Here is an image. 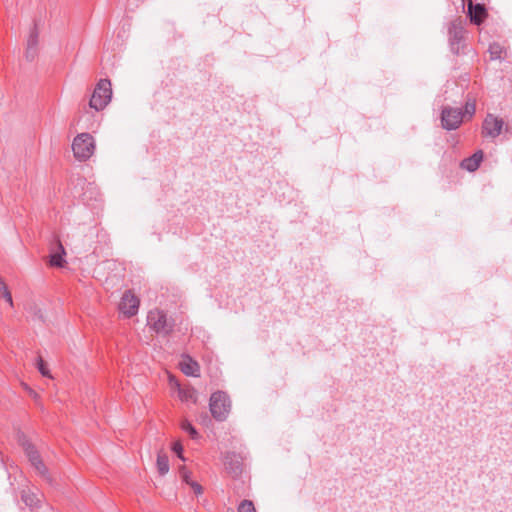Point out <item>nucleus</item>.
Returning <instances> with one entry per match:
<instances>
[{
  "label": "nucleus",
  "mask_w": 512,
  "mask_h": 512,
  "mask_svg": "<svg viewBox=\"0 0 512 512\" xmlns=\"http://www.w3.org/2000/svg\"><path fill=\"white\" fill-rule=\"evenodd\" d=\"M147 323L154 332L164 336L169 335L175 325L174 320L169 318L167 314L160 309H154L148 313Z\"/></svg>",
  "instance_id": "1"
},
{
  "label": "nucleus",
  "mask_w": 512,
  "mask_h": 512,
  "mask_svg": "<svg viewBox=\"0 0 512 512\" xmlns=\"http://www.w3.org/2000/svg\"><path fill=\"white\" fill-rule=\"evenodd\" d=\"M209 408L213 418L217 421H224L231 410L229 396L223 391L212 393L209 401Z\"/></svg>",
  "instance_id": "2"
},
{
  "label": "nucleus",
  "mask_w": 512,
  "mask_h": 512,
  "mask_svg": "<svg viewBox=\"0 0 512 512\" xmlns=\"http://www.w3.org/2000/svg\"><path fill=\"white\" fill-rule=\"evenodd\" d=\"M111 97L112 89L110 80L101 79L96 84L89 101V106L96 111H101L109 104Z\"/></svg>",
  "instance_id": "3"
},
{
  "label": "nucleus",
  "mask_w": 512,
  "mask_h": 512,
  "mask_svg": "<svg viewBox=\"0 0 512 512\" xmlns=\"http://www.w3.org/2000/svg\"><path fill=\"white\" fill-rule=\"evenodd\" d=\"M95 150V141L91 134L80 133L72 142V151L74 157L79 161L89 159Z\"/></svg>",
  "instance_id": "4"
},
{
  "label": "nucleus",
  "mask_w": 512,
  "mask_h": 512,
  "mask_svg": "<svg viewBox=\"0 0 512 512\" xmlns=\"http://www.w3.org/2000/svg\"><path fill=\"white\" fill-rule=\"evenodd\" d=\"M511 134V129L506 125L502 118L488 113L483 120L481 134L487 138H497L502 132Z\"/></svg>",
  "instance_id": "5"
},
{
  "label": "nucleus",
  "mask_w": 512,
  "mask_h": 512,
  "mask_svg": "<svg viewBox=\"0 0 512 512\" xmlns=\"http://www.w3.org/2000/svg\"><path fill=\"white\" fill-rule=\"evenodd\" d=\"M464 115L460 108L443 107L441 112V124L446 130H455L463 122Z\"/></svg>",
  "instance_id": "6"
},
{
  "label": "nucleus",
  "mask_w": 512,
  "mask_h": 512,
  "mask_svg": "<svg viewBox=\"0 0 512 512\" xmlns=\"http://www.w3.org/2000/svg\"><path fill=\"white\" fill-rule=\"evenodd\" d=\"M139 299L130 290L126 291L119 303V310L126 316L132 317L137 314Z\"/></svg>",
  "instance_id": "7"
},
{
  "label": "nucleus",
  "mask_w": 512,
  "mask_h": 512,
  "mask_svg": "<svg viewBox=\"0 0 512 512\" xmlns=\"http://www.w3.org/2000/svg\"><path fill=\"white\" fill-rule=\"evenodd\" d=\"M468 13L473 22L476 25H480L487 17V10L483 4H473L471 1L468 4Z\"/></svg>",
  "instance_id": "8"
},
{
  "label": "nucleus",
  "mask_w": 512,
  "mask_h": 512,
  "mask_svg": "<svg viewBox=\"0 0 512 512\" xmlns=\"http://www.w3.org/2000/svg\"><path fill=\"white\" fill-rule=\"evenodd\" d=\"M483 157H484L483 151L478 150L472 156L462 160L460 163V166L462 169H465L469 172H474L479 168L480 163L483 160Z\"/></svg>",
  "instance_id": "9"
},
{
  "label": "nucleus",
  "mask_w": 512,
  "mask_h": 512,
  "mask_svg": "<svg viewBox=\"0 0 512 512\" xmlns=\"http://www.w3.org/2000/svg\"><path fill=\"white\" fill-rule=\"evenodd\" d=\"M181 371L187 376L198 377L200 374L199 364L189 356H184L180 362Z\"/></svg>",
  "instance_id": "10"
},
{
  "label": "nucleus",
  "mask_w": 512,
  "mask_h": 512,
  "mask_svg": "<svg viewBox=\"0 0 512 512\" xmlns=\"http://www.w3.org/2000/svg\"><path fill=\"white\" fill-rule=\"evenodd\" d=\"M449 40L451 43L452 49H454L455 44H459L464 36V29L460 23L452 22L448 29Z\"/></svg>",
  "instance_id": "11"
},
{
  "label": "nucleus",
  "mask_w": 512,
  "mask_h": 512,
  "mask_svg": "<svg viewBox=\"0 0 512 512\" xmlns=\"http://www.w3.org/2000/svg\"><path fill=\"white\" fill-rule=\"evenodd\" d=\"M224 464L226 469L234 476L239 475L242 471L241 462L238 460V456L235 453H227L225 455Z\"/></svg>",
  "instance_id": "12"
},
{
  "label": "nucleus",
  "mask_w": 512,
  "mask_h": 512,
  "mask_svg": "<svg viewBox=\"0 0 512 512\" xmlns=\"http://www.w3.org/2000/svg\"><path fill=\"white\" fill-rule=\"evenodd\" d=\"M56 246L58 251L50 255V265L55 267H63L66 263L64 259L66 252L59 239L56 240Z\"/></svg>",
  "instance_id": "13"
},
{
  "label": "nucleus",
  "mask_w": 512,
  "mask_h": 512,
  "mask_svg": "<svg viewBox=\"0 0 512 512\" xmlns=\"http://www.w3.org/2000/svg\"><path fill=\"white\" fill-rule=\"evenodd\" d=\"M175 384L178 387V396L181 401H183V402L190 401L194 404L197 403V401H198L197 391L193 387L181 388L179 383L176 382Z\"/></svg>",
  "instance_id": "14"
},
{
  "label": "nucleus",
  "mask_w": 512,
  "mask_h": 512,
  "mask_svg": "<svg viewBox=\"0 0 512 512\" xmlns=\"http://www.w3.org/2000/svg\"><path fill=\"white\" fill-rule=\"evenodd\" d=\"M22 446H23V449L25 451V454L26 456L28 457L30 463L36 461L39 457H40V454L39 452L36 450V448L34 447L33 444H31L30 442L28 441H24L22 443Z\"/></svg>",
  "instance_id": "15"
},
{
  "label": "nucleus",
  "mask_w": 512,
  "mask_h": 512,
  "mask_svg": "<svg viewBox=\"0 0 512 512\" xmlns=\"http://www.w3.org/2000/svg\"><path fill=\"white\" fill-rule=\"evenodd\" d=\"M156 464L161 475H165L169 471V460L166 454L159 453Z\"/></svg>",
  "instance_id": "16"
},
{
  "label": "nucleus",
  "mask_w": 512,
  "mask_h": 512,
  "mask_svg": "<svg viewBox=\"0 0 512 512\" xmlns=\"http://www.w3.org/2000/svg\"><path fill=\"white\" fill-rule=\"evenodd\" d=\"M31 465L35 468V470L37 471V473L39 475H41L47 481H49V482L51 481V479L48 475V470H47L45 464L43 463L41 457H39L36 461L32 462Z\"/></svg>",
  "instance_id": "17"
},
{
  "label": "nucleus",
  "mask_w": 512,
  "mask_h": 512,
  "mask_svg": "<svg viewBox=\"0 0 512 512\" xmlns=\"http://www.w3.org/2000/svg\"><path fill=\"white\" fill-rule=\"evenodd\" d=\"M31 465L35 468V470L37 471V473L39 475H41L47 481H49V482L51 481V479L48 475V470H47L45 464L43 463L41 457H39L36 461L32 462Z\"/></svg>",
  "instance_id": "18"
},
{
  "label": "nucleus",
  "mask_w": 512,
  "mask_h": 512,
  "mask_svg": "<svg viewBox=\"0 0 512 512\" xmlns=\"http://www.w3.org/2000/svg\"><path fill=\"white\" fill-rule=\"evenodd\" d=\"M0 294H1V297H3L5 299V301L9 304V306L13 307V298H12L11 292L1 277H0Z\"/></svg>",
  "instance_id": "19"
},
{
  "label": "nucleus",
  "mask_w": 512,
  "mask_h": 512,
  "mask_svg": "<svg viewBox=\"0 0 512 512\" xmlns=\"http://www.w3.org/2000/svg\"><path fill=\"white\" fill-rule=\"evenodd\" d=\"M504 52L503 47L498 43H492L489 46V54L492 60H497L502 58V54Z\"/></svg>",
  "instance_id": "20"
},
{
  "label": "nucleus",
  "mask_w": 512,
  "mask_h": 512,
  "mask_svg": "<svg viewBox=\"0 0 512 512\" xmlns=\"http://www.w3.org/2000/svg\"><path fill=\"white\" fill-rule=\"evenodd\" d=\"M181 429L188 433L192 439L199 438V433L188 420L185 419L181 422Z\"/></svg>",
  "instance_id": "21"
},
{
  "label": "nucleus",
  "mask_w": 512,
  "mask_h": 512,
  "mask_svg": "<svg viewBox=\"0 0 512 512\" xmlns=\"http://www.w3.org/2000/svg\"><path fill=\"white\" fill-rule=\"evenodd\" d=\"M38 38H39V31H38L37 25L34 24L33 28L30 31L29 37L27 39V46L38 48Z\"/></svg>",
  "instance_id": "22"
},
{
  "label": "nucleus",
  "mask_w": 512,
  "mask_h": 512,
  "mask_svg": "<svg viewBox=\"0 0 512 512\" xmlns=\"http://www.w3.org/2000/svg\"><path fill=\"white\" fill-rule=\"evenodd\" d=\"M22 500L25 502L27 506L34 507L39 502L37 496L30 492H23Z\"/></svg>",
  "instance_id": "23"
},
{
  "label": "nucleus",
  "mask_w": 512,
  "mask_h": 512,
  "mask_svg": "<svg viewBox=\"0 0 512 512\" xmlns=\"http://www.w3.org/2000/svg\"><path fill=\"white\" fill-rule=\"evenodd\" d=\"M475 111H476V103H475V100H468L466 103H465V107H464V111H463V115L464 117L466 115L469 116V118H471L474 114H475Z\"/></svg>",
  "instance_id": "24"
},
{
  "label": "nucleus",
  "mask_w": 512,
  "mask_h": 512,
  "mask_svg": "<svg viewBox=\"0 0 512 512\" xmlns=\"http://www.w3.org/2000/svg\"><path fill=\"white\" fill-rule=\"evenodd\" d=\"M238 512H256V510L252 501L244 500L240 503Z\"/></svg>",
  "instance_id": "25"
},
{
  "label": "nucleus",
  "mask_w": 512,
  "mask_h": 512,
  "mask_svg": "<svg viewBox=\"0 0 512 512\" xmlns=\"http://www.w3.org/2000/svg\"><path fill=\"white\" fill-rule=\"evenodd\" d=\"M37 368L43 376L51 377L50 372L41 356H39L37 359Z\"/></svg>",
  "instance_id": "26"
},
{
  "label": "nucleus",
  "mask_w": 512,
  "mask_h": 512,
  "mask_svg": "<svg viewBox=\"0 0 512 512\" xmlns=\"http://www.w3.org/2000/svg\"><path fill=\"white\" fill-rule=\"evenodd\" d=\"M38 54L37 47L27 46L25 51V57L28 61H33Z\"/></svg>",
  "instance_id": "27"
},
{
  "label": "nucleus",
  "mask_w": 512,
  "mask_h": 512,
  "mask_svg": "<svg viewBox=\"0 0 512 512\" xmlns=\"http://www.w3.org/2000/svg\"><path fill=\"white\" fill-rule=\"evenodd\" d=\"M172 449H173V451L177 454V456H178L180 459L184 460L183 455H182L183 447H182V445H181V443H180V442H175V443L173 444V446H172Z\"/></svg>",
  "instance_id": "28"
},
{
  "label": "nucleus",
  "mask_w": 512,
  "mask_h": 512,
  "mask_svg": "<svg viewBox=\"0 0 512 512\" xmlns=\"http://www.w3.org/2000/svg\"><path fill=\"white\" fill-rule=\"evenodd\" d=\"M189 485L191 486V488L193 489L195 494H197V495L202 494L203 489L200 484H198L197 482L191 481L189 483Z\"/></svg>",
  "instance_id": "29"
},
{
  "label": "nucleus",
  "mask_w": 512,
  "mask_h": 512,
  "mask_svg": "<svg viewBox=\"0 0 512 512\" xmlns=\"http://www.w3.org/2000/svg\"><path fill=\"white\" fill-rule=\"evenodd\" d=\"M182 478L187 484L191 482L189 474L185 471L184 467L182 468Z\"/></svg>",
  "instance_id": "30"
},
{
  "label": "nucleus",
  "mask_w": 512,
  "mask_h": 512,
  "mask_svg": "<svg viewBox=\"0 0 512 512\" xmlns=\"http://www.w3.org/2000/svg\"><path fill=\"white\" fill-rule=\"evenodd\" d=\"M29 392H30L31 396L37 397V393H35L33 390L30 389Z\"/></svg>",
  "instance_id": "31"
}]
</instances>
